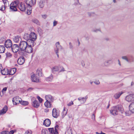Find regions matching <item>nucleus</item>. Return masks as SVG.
<instances>
[{"mask_svg":"<svg viewBox=\"0 0 134 134\" xmlns=\"http://www.w3.org/2000/svg\"><path fill=\"white\" fill-rule=\"evenodd\" d=\"M45 98L47 101L51 102H53L54 100L53 98L50 95L46 96Z\"/></svg>","mask_w":134,"mask_h":134,"instance_id":"obj_14","label":"nucleus"},{"mask_svg":"<svg viewBox=\"0 0 134 134\" xmlns=\"http://www.w3.org/2000/svg\"><path fill=\"white\" fill-rule=\"evenodd\" d=\"M65 71V69H64V68H62V69L59 72H60L61 71Z\"/></svg>","mask_w":134,"mask_h":134,"instance_id":"obj_61","label":"nucleus"},{"mask_svg":"<svg viewBox=\"0 0 134 134\" xmlns=\"http://www.w3.org/2000/svg\"><path fill=\"white\" fill-rule=\"evenodd\" d=\"M126 100L128 102L134 101V94H130L125 97Z\"/></svg>","mask_w":134,"mask_h":134,"instance_id":"obj_5","label":"nucleus"},{"mask_svg":"<svg viewBox=\"0 0 134 134\" xmlns=\"http://www.w3.org/2000/svg\"><path fill=\"white\" fill-rule=\"evenodd\" d=\"M5 50V48L3 46H0V53H3Z\"/></svg>","mask_w":134,"mask_h":134,"instance_id":"obj_31","label":"nucleus"},{"mask_svg":"<svg viewBox=\"0 0 134 134\" xmlns=\"http://www.w3.org/2000/svg\"><path fill=\"white\" fill-rule=\"evenodd\" d=\"M21 99L18 96H16L13 98L12 101L14 104H17V103H20Z\"/></svg>","mask_w":134,"mask_h":134,"instance_id":"obj_8","label":"nucleus"},{"mask_svg":"<svg viewBox=\"0 0 134 134\" xmlns=\"http://www.w3.org/2000/svg\"><path fill=\"white\" fill-rule=\"evenodd\" d=\"M81 64L82 66H85V64L84 63V62L83 61H82L81 62Z\"/></svg>","mask_w":134,"mask_h":134,"instance_id":"obj_57","label":"nucleus"},{"mask_svg":"<svg viewBox=\"0 0 134 134\" xmlns=\"http://www.w3.org/2000/svg\"><path fill=\"white\" fill-rule=\"evenodd\" d=\"M19 46L16 44H14L11 47L12 51L15 53L19 51Z\"/></svg>","mask_w":134,"mask_h":134,"instance_id":"obj_7","label":"nucleus"},{"mask_svg":"<svg viewBox=\"0 0 134 134\" xmlns=\"http://www.w3.org/2000/svg\"><path fill=\"white\" fill-rule=\"evenodd\" d=\"M3 75H9V71L7 68H4L1 72Z\"/></svg>","mask_w":134,"mask_h":134,"instance_id":"obj_19","label":"nucleus"},{"mask_svg":"<svg viewBox=\"0 0 134 134\" xmlns=\"http://www.w3.org/2000/svg\"><path fill=\"white\" fill-rule=\"evenodd\" d=\"M3 2V3L4 4V5H5V4L7 3L6 2L7 1V0H2Z\"/></svg>","mask_w":134,"mask_h":134,"instance_id":"obj_59","label":"nucleus"},{"mask_svg":"<svg viewBox=\"0 0 134 134\" xmlns=\"http://www.w3.org/2000/svg\"><path fill=\"white\" fill-rule=\"evenodd\" d=\"M52 72L54 73L55 72L59 71V67L58 66H55L52 68Z\"/></svg>","mask_w":134,"mask_h":134,"instance_id":"obj_26","label":"nucleus"},{"mask_svg":"<svg viewBox=\"0 0 134 134\" xmlns=\"http://www.w3.org/2000/svg\"><path fill=\"white\" fill-rule=\"evenodd\" d=\"M47 131V130L46 129H43L42 131V134H46V132Z\"/></svg>","mask_w":134,"mask_h":134,"instance_id":"obj_44","label":"nucleus"},{"mask_svg":"<svg viewBox=\"0 0 134 134\" xmlns=\"http://www.w3.org/2000/svg\"><path fill=\"white\" fill-rule=\"evenodd\" d=\"M104 39L107 41H108L109 40V39L108 38H105Z\"/></svg>","mask_w":134,"mask_h":134,"instance_id":"obj_64","label":"nucleus"},{"mask_svg":"<svg viewBox=\"0 0 134 134\" xmlns=\"http://www.w3.org/2000/svg\"><path fill=\"white\" fill-rule=\"evenodd\" d=\"M35 40L33 39H30L26 41V42L28 43L27 45L31 46H34V41Z\"/></svg>","mask_w":134,"mask_h":134,"instance_id":"obj_17","label":"nucleus"},{"mask_svg":"<svg viewBox=\"0 0 134 134\" xmlns=\"http://www.w3.org/2000/svg\"><path fill=\"white\" fill-rule=\"evenodd\" d=\"M131 112L130 111H127L125 112L126 115V116H129L131 114Z\"/></svg>","mask_w":134,"mask_h":134,"instance_id":"obj_38","label":"nucleus"},{"mask_svg":"<svg viewBox=\"0 0 134 134\" xmlns=\"http://www.w3.org/2000/svg\"><path fill=\"white\" fill-rule=\"evenodd\" d=\"M99 29L94 30H93V31L94 32H97L98 31H99Z\"/></svg>","mask_w":134,"mask_h":134,"instance_id":"obj_62","label":"nucleus"},{"mask_svg":"<svg viewBox=\"0 0 134 134\" xmlns=\"http://www.w3.org/2000/svg\"><path fill=\"white\" fill-rule=\"evenodd\" d=\"M42 69L40 68L38 69L37 70V73L38 74V75L39 76H42Z\"/></svg>","mask_w":134,"mask_h":134,"instance_id":"obj_29","label":"nucleus"},{"mask_svg":"<svg viewBox=\"0 0 134 134\" xmlns=\"http://www.w3.org/2000/svg\"><path fill=\"white\" fill-rule=\"evenodd\" d=\"M8 107L7 106H5L4 107L0 110V115L5 114L7 110Z\"/></svg>","mask_w":134,"mask_h":134,"instance_id":"obj_22","label":"nucleus"},{"mask_svg":"<svg viewBox=\"0 0 134 134\" xmlns=\"http://www.w3.org/2000/svg\"><path fill=\"white\" fill-rule=\"evenodd\" d=\"M31 80L32 82H39V80L38 79L37 77L35 75L33 74L31 76Z\"/></svg>","mask_w":134,"mask_h":134,"instance_id":"obj_13","label":"nucleus"},{"mask_svg":"<svg viewBox=\"0 0 134 134\" xmlns=\"http://www.w3.org/2000/svg\"><path fill=\"white\" fill-rule=\"evenodd\" d=\"M42 18L44 19L46 18L47 17V15L46 14L42 15Z\"/></svg>","mask_w":134,"mask_h":134,"instance_id":"obj_51","label":"nucleus"},{"mask_svg":"<svg viewBox=\"0 0 134 134\" xmlns=\"http://www.w3.org/2000/svg\"><path fill=\"white\" fill-rule=\"evenodd\" d=\"M24 38L26 41L30 39V34L25 33L24 36Z\"/></svg>","mask_w":134,"mask_h":134,"instance_id":"obj_25","label":"nucleus"},{"mask_svg":"<svg viewBox=\"0 0 134 134\" xmlns=\"http://www.w3.org/2000/svg\"><path fill=\"white\" fill-rule=\"evenodd\" d=\"M14 131L13 130H12L9 132V134H13L14 133Z\"/></svg>","mask_w":134,"mask_h":134,"instance_id":"obj_54","label":"nucleus"},{"mask_svg":"<svg viewBox=\"0 0 134 134\" xmlns=\"http://www.w3.org/2000/svg\"><path fill=\"white\" fill-rule=\"evenodd\" d=\"M45 3L44 0H40L38 2V6L39 8H42L44 7Z\"/></svg>","mask_w":134,"mask_h":134,"instance_id":"obj_12","label":"nucleus"},{"mask_svg":"<svg viewBox=\"0 0 134 134\" xmlns=\"http://www.w3.org/2000/svg\"><path fill=\"white\" fill-rule=\"evenodd\" d=\"M36 2V0H25L26 4L30 7L35 4Z\"/></svg>","mask_w":134,"mask_h":134,"instance_id":"obj_4","label":"nucleus"},{"mask_svg":"<svg viewBox=\"0 0 134 134\" xmlns=\"http://www.w3.org/2000/svg\"><path fill=\"white\" fill-rule=\"evenodd\" d=\"M122 58L124 60H126L127 62L130 63L131 61L129 59V58H128V57L126 56H122Z\"/></svg>","mask_w":134,"mask_h":134,"instance_id":"obj_30","label":"nucleus"},{"mask_svg":"<svg viewBox=\"0 0 134 134\" xmlns=\"http://www.w3.org/2000/svg\"><path fill=\"white\" fill-rule=\"evenodd\" d=\"M32 132L31 130L27 131L24 134H31Z\"/></svg>","mask_w":134,"mask_h":134,"instance_id":"obj_46","label":"nucleus"},{"mask_svg":"<svg viewBox=\"0 0 134 134\" xmlns=\"http://www.w3.org/2000/svg\"><path fill=\"white\" fill-rule=\"evenodd\" d=\"M32 21L37 25L39 24V22L38 20L37 19H33L32 20Z\"/></svg>","mask_w":134,"mask_h":134,"instance_id":"obj_37","label":"nucleus"},{"mask_svg":"<svg viewBox=\"0 0 134 134\" xmlns=\"http://www.w3.org/2000/svg\"><path fill=\"white\" fill-rule=\"evenodd\" d=\"M74 103L72 101H71L70 103H68L67 104L69 106H71V105H73Z\"/></svg>","mask_w":134,"mask_h":134,"instance_id":"obj_49","label":"nucleus"},{"mask_svg":"<svg viewBox=\"0 0 134 134\" xmlns=\"http://www.w3.org/2000/svg\"><path fill=\"white\" fill-rule=\"evenodd\" d=\"M37 99L41 103L42 101V99L39 96H37Z\"/></svg>","mask_w":134,"mask_h":134,"instance_id":"obj_47","label":"nucleus"},{"mask_svg":"<svg viewBox=\"0 0 134 134\" xmlns=\"http://www.w3.org/2000/svg\"><path fill=\"white\" fill-rule=\"evenodd\" d=\"M96 85H99L100 83V82L98 80H96L93 82Z\"/></svg>","mask_w":134,"mask_h":134,"instance_id":"obj_50","label":"nucleus"},{"mask_svg":"<svg viewBox=\"0 0 134 134\" xmlns=\"http://www.w3.org/2000/svg\"><path fill=\"white\" fill-rule=\"evenodd\" d=\"M27 43L25 41H20L19 43V47L21 51H24L27 47Z\"/></svg>","mask_w":134,"mask_h":134,"instance_id":"obj_3","label":"nucleus"},{"mask_svg":"<svg viewBox=\"0 0 134 134\" xmlns=\"http://www.w3.org/2000/svg\"><path fill=\"white\" fill-rule=\"evenodd\" d=\"M2 134H9V132L8 131H4L1 132Z\"/></svg>","mask_w":134,"mask_h":134,"instance_id":"obj_41","label":"nucleus"},{"mask_svg":"<svg viewBox=\"0 0 134 134\" xmlns=\"http://www.w3.org/2000/svg\"><path fill=\"white\" fill-rule=\"evenodd\" d=\"M92 118L93 120H95V115L94 114H93L92 115Z\"/></svg>","mask_w":134,"mask_h":134,"instance_id":"obj_52","label":"nucleus"},{"mask_svg":"<svg viewBox=\"0 0 134 134\" xmlns=\"http://www.w3.org/2000/svg\"><path fill=\"white\" fill-rule=\"evenodd\" d=\"M33 46H34L27 45L26 49H25V51L26 53H32L33 51V49L32 48V47Z\"/></svg>","mask_w":134,"mask_h":134,"instance_id":"obj_11","label":"nucleus"},{"mask_svg":"<svg viewBox=\"0 0 134 134\" xmlns=\"http://www.w3.org/2000/svg\"><path fill=\"white\" fill-rule=\"evenodd\" d=\"M58 23V22L55 20H54L53 22V26H54L56 25Z\"/></svg>","mask_w":134,"mask_h":134,"instance_id":"obj_48","label":"nucleus"},{"mask_svg":"<svg viewBox=\"0 0 134 134\" xmlns=\"http://www.w3.org/2000/svg\"><path fill=\"white\" fill-rule=\"evenodd\" d=\"M66 111H67V109H65V108H64V109L63 111L65 112Z\"/></svg>","mask_w":134,"mask_h":134,"instance_id":"obj_63","label":"nucleus"},{"mask_svg":"<svg viewBox=\"0 0 134 134\" xmlns=\"http://www.w3.org/2000/svg\"><path fill=\"white\" fill-rule=\"evenodd\" d=\"M9 71V75H12L14 74L16 72V69L14 68L11 69L10 71Z\"/></svg>","mask_w":134,"mask_h":134,"instance_id":"obj_27","label":"nucleus"},{"mask_svg":"<svg viewBox=\"0 0 134 134\" xmlns=\"http://www.w3.org/2000/svg\"><path fill=\"white\" fill-rule=\"evenodd\" d=\"M18 6L19 8L22 11H24L26 9L25 4L22 2L19 3L18 0H16L10 4V8L12 11H16L17 9L16 7Z\"/></svg>","mask_w":134,"mask_h":134,"instance_id":"obj_1","label":"nucleus"},{"mask_svg":"<svg viewBox=\"0 0 134 134\" xmlns=\"http://www.w3.org/2000/svg\"><path fill=\"white\" fill-rule=\"evenodd\" d=\"M52 115L54 118H57L59 115V112L56 108H54L52 111Z\"/></svg>","mask_w":134,"mask_h":134,"instance_id":"obj_6","label":"nucleus"},{"mask_svg":"<svg viewBox=\"0 0 134 134\" xmlns=\"http://www.w3.org/2000/svg\"><path fill=\"white\" fill-rule=\"evenodd\" d=\"M53 79V77L52 75L51 74L49 77L46 78V80L47 81H51Z\"/></svg>","mask_w":134,"mask_h":134,"instance_id":"obj_32","label":"nucleus"},{"mask_svg":"<svg viewBox=\"0 0 134 134\" xmlns=\"http://www.w3.org/2000/svg\"><path fill=\"white\" fill-rule=\"evenodd\" d=\"M55 51L56 53V54L57 55V57L59 58V54H58V51H57V50H55Z\"/></svg>","mask_w":134,"mask_h":134,"instance_id":"obj_56","label":"nucleus"},{"mask_svg":"<svg viewBox=\"0 0 134 134\" xmlns=\"http://www.w3.org/2000/svg\"><path fill=\"white\" fill-rule=\"evenodd\" d=\"M32 105L33 107L36 108H38L40 106L39 103L38 101L36 100L33 102Z\"/></svg>","mask_w":134,"mask_h":134,"instance_id":"obj_18","label":"nucleus"},{"mask_svg":"<svg viewBox=\"0 0 134 134\" xmlns=\"http://www.w3.org/2000/svg\"><path fill=\"white\" fill-rule=\"evenodd\" d=\"M5 6L4 5H2L1 7V10H4L5 9Z\"/></svg>","mask_w":134,"mask_h":134,"instance_id":"obj_53","label":"nucleus"},{"mask_svg":"<svg viewBox=\"0 0 134 134\" xmlns=\"http://www.w3.org/2000/svg\"><path fill=\"white\" fill-rule=\"evenodd\" d=\"M67 113V111H66L65 112L64 111H63V112L62 113V117L63 118L64 116L66 115Z\"/></svg>","mask_w":134,"mask_h":134,"instance_id":"obj_42","label":"nucleus"},{"mask_svg":"<svg viewBox=\"0 0 134 134\" xmlns=\"http://www.w3.org/2000/svg\"><path fill=\"white\" fill-rule=\"evenodd\" d=\"M123 110L122 106L120 105H119L113 107L110 112L112 115H118L119 112L122 113Z\"/></svg>","mask_w":134,"mask_h":134,"instance_id":"obj_2","label":"nucleus"},{"mask_svg":"<svg viewBox=\"0 0 134 134\" xmlns=\"http://www.w3.org/2000/svg\"><path fill=\"white\" fill-rule=\"evenodd\" d=\"M2 69L3 67L2 65L1 64H0V72H1V71L2 70Z\"/></svg>","mask_w":134,"mask_h":134,"instance_id":"obj_55","label":"nucleus"},{"mask_svg":"<svg viewBox=\"0 0 134 134\" xmlns=\"http://www.w3.org/2000/svg\"><path fill=\"white\" fill-rule=\"evenodd\" d=\"M56 48L55 49V50H57V51H58L59 49H62L63 48L60 44V43L59 42H57L55 44Z\"/></svg>","mask_w":134,"mask_h":134,"instance_id":"obj_20","label":"nucleus"},{"mask_svg":"<svg viewBox=\"0 0 134 134\" xmlns=\"http://www.w3.org/2000/svg\"><path fill=\"white\" fill-rule=\"evenodd\" d=\"M43 124L46 127L50 126L51 124V120L48 119H46L44 120Z\"/></svg>","mask_w":134,"mask_h":134,"instance_id":"obj_16","label":"nucleus"},{"mask_svg":"<svg viewBox=\"0 0 134 134\" xmlns=\"http://www.w3.org/2000/svg\"><path fill=\"white\" fill-rule=\"evenodd\" d=\"M48 129L51 134H54L55 133V130H54L53 128H48Z\"/></svg>","mask_w":134,"mask_h":134,"instance_id":"obj_35","label":"nucleus"},{"mask_svg":"<svg viewBox=\"0 0 134 134\" xmlns=\"http://www.w3.org/2000/svg\"><path fill=\"white\" fill-rule=\"evenodd\" d=\"M51 102L48 101H46L44 103V105L47 108H50L51 107Z\"/></svg>","mask_w":134,"mask_h":134,"instance_id":"obj_28","label":"nucleus"},{"mask_svg":"<svg viewBox=\"0 0 134 134\" xmlns=\"http://www.w3.org/2000/svg\"><path fill=\"white\" fill-rule=\"evenodd\" d=\"M128 58H129V59L131 61L130 62L133 61V58L132 56H128Z\"/></svg>","mask_w":134,"mask_h":134,"instance_id":"obj_40","label":"nucleus"},{"mask_svg":"<svg viewBox=\"0 0 134 134\" xmlns=\"http://www.w3.org/2000/svg\"><path fill=\"white\" fill-rule=\"evenodd\" d=\"M69 47L71 49H73V46L71 42H69Z\"/></svg>","mask_w":134,"mask_h":134,"instance_id":"obj_45","label":"nucleus"},{"mask_svg":"<svg viewBox=\"0 0 134 134\" xmlns=\"http://www.w3.org/2000/svg\"><path fill=\"white\" fill-rule=\"evenodd\" d=\"M59 126L57 125L54 127V129L55 130V133L54 134H58V127Z\"/></svg>","mask_w":134,"mask_h":134,"instance_id":"obj_34","label":"nucleus"},{"mask_svg":"<svg viewBox=\"0 0 134 134\" xmlns=\"http://www.w3.org/2000/svg\"><path fill=\"white\" fill-rule=\"evenodd\" d=\"M5 46L7 48H10L12 46V42L10 40H7L5 42Z\"/></svg>","mask_w":134,"mask_h":134,"instance_id":"obj_9","label":"nucleus"},{"mask_svg":"<svg viewBox=\"0 0 134 134\" xmlns=\"http://www.w3.org/2000/svg\"><path fill=\"white\" fill-rule=\"evenodd\" d=\"M6 55L7 57H11L12 56V55L9 52L6 53Z\"/></svg>","mask_w":134,"mask_h":134,"instance_id":"obj_43","label":"nucleus"},{"mask_svg":"<svg viewBox=\"0 0 134 134\" xmlns=\"http://www.w3.org/2000/svg\"><path fill=\"white\" fill-rule=\"evenodd\" d=\"M123 93V92H118L114 94V97L115 99H118L119 98L120 96Z\"/></svg>","mask_w":134,"mask_h":134,"instance_id":"obj_23","label":"nucleus"},{"mask_svg":"<svg viewBox=\"0 0 134 134\" xmlns=\"http://www.w3.org/2000/svg\"><path fill=\"white\" fill-rule=\"evenodd\" d=\"M85 99V98L84 97H80L79 98H78V100H79V101H80V102H81V100H83V103H84L86 101V99Z\"/></svg>","mask_w":134,"mask_h":134,"instance_id":"obj_36","label":"nucleus"},{"mask_svg":"<svg viewBox=\"0 0 134 134\" xmlns=\"http://www.w3.org/2000/svg\"><path fill=\"white\" fill-rule=\"evenodd\" d=\"M25 61V58L23 56L20 57L18 59L17 62L18 64L20 65H23Z\"/></svg>","mask_w":134,"mask_h":134,"instance_id":"obj_10","label":"nucleus"},{"mask_svg":"<svg viewBox=\"0 0 134 134\" xmlns=\"http://www.w3.org/2000/svg\"><path fill=\"white\" fill-rule=\"evenodd\" d=\"M111 61L110 60H109L106 61H105L104 63V65L105 66H108L109 63V62Z\"/></svg>","mask_w":134,"mask_h":134,"instance_id":"obj_39","label":"nucleus"},{"mask_svg":"<svg viewBox=\"0 0 134 134\" xmlns=\"http://www.w3.org/2000/svg\"><path fill=\"white\" fill-rule=\"evenodd\" d=\"M7 88L6 87H4L2 91H5L7 90Z\"/></svg>","mask_w":134,"mask_h":134,"instance_id":"obj_58","label":"nucleus"},{"mask_svg":"<svg viewBox=\"0 0 134 134\" xmlns=\"http://www.w3.org/2000/svg\"><path fill=\"white\" fill-rule=\"evenodd\" d=\"M36 35L34 32H31L30 34V39L35 40L37 38Z\"/></svg>","mask_w":134,"mask_h":134,"instance_id":"obj_21","label":"nucleus"},{"mask_svg":"<svg viewBox=\"0 0 134 134\" xmlns=\"http://www.w3.org/2000/svg\"><path fill=\"white\" fill-rule=\"evenodd\" d=\"M129 108L132 113H134V102L130 104L129 106Z\"/></svg>","mask_w":134,"mask_h":134,"instance_id":"obj_15","label":"nucleus"},{"mask_svg":"<svg viewBox=\"0 0 134 134\" xmlns=\"http://www.w3.org/2000/svg\"><path fill=\"white\" fill-rule=\"evenodd\" d=\"M49 111L48 109L47 108L44 109V111L46 112H47Z\"/></svg>","mask_w":134,"mask_h":134,"instance_id":"obj_60","label":"nucleus"},{"mask_svg":"<svg viewBox=\"0 0 134 134\" xmlns=\"http://www.w3.org/2000/svg\"><path fill=\"white\" fill-rule=\"evenodd\" d=\"M21 38L19 36H17L13 38V41L15 42H18Z\"/></svg>","mask_w":134,"mask_h":134,"instance_id":"obj_24","label":"nucleus"},{"mask_svg":"<svg viewBox=\"0 0 134 134\" xmlns=\"http://www.w3.org/2000/svg\"><path fill=\"white\" fill-rule=\"evenodd\" d=\"M21 104L23 105H27L29 104V102L27 101H22L21 100L20 103Z\"/></svg>","mask_w":134,"mask_h":134,"instance_id":"obj_33","label":"nucleus"}]
</instances>
